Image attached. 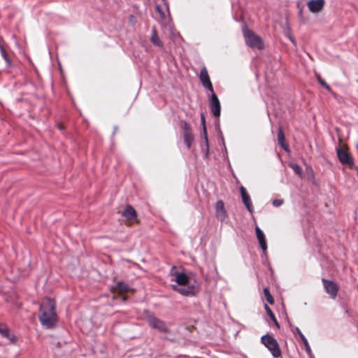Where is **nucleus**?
Returning <instances> with one entry per match:
<instances>
[{"label": "nucleus", "instance_id": "1", "mask_svg": "<svg viewBox=\"0 0 358 358\" xmlns=\"http://www.w3.org/2000/svg\"><path fill=\"white\" fill-rule=\"evenodd\" d=\"M39 320L41 324L47 328L55 326L57 322L56 304L53 299L45 298L40 306Z\"/></svg>", "mask_w": 358, "mask_h": 358}, {"label": "nucleus", "instance_id": "2", "mask_svg": "<svg viewBox=\"0 0 358 358\" xmlns=\"http://www.w3.org/2000/svg\"><path fill=\"white\" fill-rule=\"evenodd\" d=\"M243 34L248 46L258 50L264 49V44L262 38L253 31L249 29L246 26L243 27Z\"/></svg>", "mask_w": 358, "mask_h": 358}, {"label": "nucleus", "instance_id": "3", "mask_svg": "<svg viewBox=\"0 0 358 358\" xmlns=\"http://www.w3.org/2000/svg\"><path fill=\"white\" fill-rule=\"evenodd\" d=\"M262 343L268 348L274 358L281 357V350L276 339L266 334L261 338Z\"/></svg>", "mask_w": 358, "mask_h": 358}, {"label": "nucleus", "instance_id": "4", "mask_svg": "<svg viewBox=\"0 0 358 358\" xmlns=\"http://www.w3.org/2000/svg\"><path fill=\"white\" fill-rule=\"evenodd\" d=\"M146 320L152 328L156 329L160 332L167 333L169 331L165 322L156 317L153 314L149 313L146 317Z\"/></svg>", "mask_w": 358, "mask_h": 358}, {"label": "nucleus", "instance_id": "5", "mask_svg": "<svg viewBox=\"0 0 358 358\" xmlns=\"http://www.w3.org/2000/svg\"><path fill=\"white\" fill-rule=\"evenodd\" d=\"M172 288L173 290L178 292L181 295L185 296H194L199 291V288L198 286L191 284H188L186 286L180 287H178V285H172Z\"/></svg>", "mask_w": 358, "mask_h": 358}, {"label": "nucleus", "instance_id": "6", "mask_svg": "<svg viewBox=\"0 0 358 358\" xmlns=\"http://www.w3.org/2000/svg\"><path fill=\"white\" fill-rule=\"evenodd\" d=\"M180 127L183 130V139L184 143L186 145L187 149L191 148V145L192 142L194 140V134H192V130L189 124L185 121L180 122Z\"/></svg>", "mask_w": 358, "mask_h": 358}, {"label": "nucleus", "instance_id": "7", "mask_svg": "<svg viewBox=\"0 0 358 358\" xmlns=\"http://www.w3.org/2000/svg\"><path fill=\"white\" fill-rule=\"evenodd\" d=\"M336 152L338 158L343 165L350 168L354 166L353 158L346 150L338 148L336 149Z\"/></svg>", "mask_w": 358, "mask_h": 358}, {"label": "nucleus", "instance_id": "8", "mask_svg": "<svg viewBox=\"0 0 358 358\" xmlns=\"http://www.w3.org/2000/svg\"><path fill=\"white\" fill-rule=\"evenodd\" d=\"M322 282L325 289V292L330 296L331 298L335 299L338 294V286L333 280L322 279Z\"/></svg>", "mask_w": 358, "mask_h": 358}, {"label": "nucleus", "instance_id": "9", "mask_svg": "<svg viewBox=\"0 0 358 358\" xmlns=\"http://www.w3.org/2000/svg\"><path fill=\"white\" fill-rule=\"evenodd\" d=\"M199 79L204 88L210 91L214 92L213 84L210 81L206 67L203 66L199 74Z\"/></svg>", "mask_w": 358, "mask_h": 358}, {"label": "nucleus", "instance_id": "10", "mask_svg": "<svg viewBox=\"0 0 358 358\" xmlns=\"http://www.w3.org/2000/svg\"><path fill=\"white\" fill-rule=\"evenodd\" d=\"M210 108L215 117H220L221 106L218 97L214 92H212L210 99Z\"/></svg>", "mask_w": 358, "mask_h": 358}, {"label": "nucleus", "instance_id": "11", "mask_svg": "<svg viewBox=\"0 0 358 358\" xmlns=\"http://www.w3.org/2000/svg\"><path fill=\"white\" fill-rule=\"evenodd\" d=\"M240 192H241L243 203L245 204L248 210L250 213H252V211H253L252 203L251 202L250 196L248 194L245 188L243 186H241Z\"/></svg>", "mask_w": 358, "mask_h": 358}, {"label": "nucleus", "instance_id": "12", "mask_svg": "<svg viewBox=\"0 0 358 358\" xmlns=\"http://www.w3.org/2000/svg\"><path fill=\"white\" fill-rule=\"evenodd\" d=\"M308 9L312 13H318L322 10L324 6V0H310L307 3Z\"/></svg>", "mask_w": 358, "mask_h": 358}, {"label": "nucleus", "instance_id": "13", "mask_svg": "<svg viewBox=\"0 0 358 358\" xmlns=\"http://www.w3.org/2000/svg\"><path fill=\"white\" fill-rule=\"evenodd\" d=\"M122 215L130 222L135 221L137 218L136 211L131 205H127L125 209L122 213Z\"/></svg>", "mask_w": 358, "mask_h": 358}, {"label": "nucleus", "instance_id": "14", "mask_svg": "<svg viewBox=\"0 0 358 358\" xmlns=\"http://www.w3.org/2000/svg\"><path fill=\"white\" fill-rule=\"evenodd\" d=\"M216 216L221 220H224L227 217V211L224 208V203L222 201H217L215 204Z\"/></svg>", "mask_w": 358, "mask_h": 358}, {"label": "nucleus", "instance_id": "15", "mask_svg": "<svg viewBox=\"0 0 358 358\" xmlns=\"http://www.w3.org/2000/svg\"><path fill=\"white\" fill-rule=\"evenodd\" d=\"M176 282L178 287L186 286L189 284V277L183 273H176Z\"/></svg>", "mask_w": 358, "mask_h": 358}, {"label": "nucleus", "instance_id": "16", "mask_svg": "<svg viewBox=\"0 0 358 358\" xmlns=\"http://www.w3.org/2000/svg\"><path fill=\"white\" fill-rule=\"evenodd\" d=\"M278 141L281 148L286 152H289V145L285 143V136L283 132V129L281 127H279L278 131Z\"/></svg>", "mask_w": 358, "mask_h": 358}, {"label": "nucleus", "instance_id": "17", "mask_svg": "<svg viewBox=\"0 0 358 358\" xmlns=\"http://www.w3.org/2000/svg\"><path fill=\"white\" fill-rule=\"evenodd\" d=\"M255 232L262 249L265 251L267 249V244L264 232L260 229L259 227H256Z\"/></svg>", "mask_w": 358, "mask_h": 358}, {"label": "nucleus", "instance_id": "18", "mask_svg": "<svg viewBox=\"0 0 358 358\" xmlns=\"http://www.w3.org/2000/svg\"><path fill=\"white\" fill-rule=\"evenodd\" d=\"M151 43L159 48H162L164 47V44L158 36L157 28L155 26L152 27V35L150 37Z\"/></svg>", "mask_w": 358, "mask_h": 358}, {"label": "nucleus", "instance_id": "19", "mask_svg": "<svg viewBox=\"0 0 358 358\" xmlns=\"http://www.w3.org/2000/svg\"><path fill=\"white\" fill-rule=\"evenodd\" d=\"M201 124L203 127V135H204V138H205V146H206V157H207L208 155L209 146H208V140L206 126V119H205V115L203 113H201Z\"/></svg>", "mask_w": 358, "mask_h": 358}, {"label": "nucleus", "instance_id": "20", "mask_svg": "<svg viewBox=\"0 0 358 358\" xmlns=\"http://www.w3.org/2000/svg\"><path fill=\"white\" fill-rule=\"evenodd\" d=\"M116 289L121 294H126L130 291L129 285L122 281L117 282Z\"/></svg>", "mask_w": 358, "mask_h": 358}, {"label": "nucleus", "instance_id": "21", "mask_svg": "<svg viewBox=\"0 0 358 358\" xmlns=\"http://www.w3.org/2000/svg\"><path fill=\"white\" fill-rule=\"evenodd\" d=\"M0 334L2 336L10 340L12 342H14V336H10L9 329L6 325L0 324Z\"/></svg>", "mask_w": 358, "mask_h": 358}, {"label": "nucleus", "instance_id": "22", "mask_svg": "<svg viewBox=\"0 0 358 358\" xmlns=\"http://www.w3.org/2000/svg\"><path fill=\"white\" fill-rule=\"evenodd\" d=\"M264 309H265L266 313L268 314V315L269 316L270 319L273 322L274 324L277 327V328L279 329L280 324H279L278 322L277 321L275 315L273 314L271 309L268 307V306L267 304L264 305Z\"/></svg>", "mask_w": 358, "mask_h": 358}, {"label": "nucleus", "instance_id": "23", "mask_svg": "<svg viewBox=\"0 0 358 358\" xmlns=\"http://www.w3.org/2000/svg\"><path fill=\"white\" fill-rule=\"evenodd\" d=\"M296 332L300 336L301 341H302V342L303 343L306 350L308 352L310 351V345L308 344V342L306 338L305 337V336L302 334V332L298 327H296Z\"/></svg>", "mask_w": 358, "mask_h": 358}, {"label": "nucleus", "instance_id": "24", "mask_svg": "<svg viewBox=\"0 0 358 358\" xmlns=\"http://www.w3.org/2000/svg\"><path fill=\"white\" fill-rule=\"evenodd\" d=\"M0 51H1V56L3 57V58L4 59L6 62L7 63L8 66H11V65H12L11 59H10L8 53L6 52V50L4 49V48L2 45H0Z\"/></svg>", "mask_w": 358, "mask_h": 358}, {"label": "nucleus", "instance_id": "25", "mask_svg": "<svg viewBox=\"0 0 358 358\" xmlns=\"http://www.w3.org/2000/svg\"><path fill=\"white\" fill-rule=\"evenodd\" d=\"M264 294L266 298V300L268 301V303L271 305L274 303V299L271 294L270 293L269 289L268 287H265L264 289Z\"/></svg>", "mask_w": 358, "mask_h": 358}, {"label": "nucleus", "instance_id": "26", "mask_svg": "<svg viewBox=\"0 0 358 358\" xmlns=\"http://www.w3.org/2000/svg\"><path fill=\"white\" fill-rule=\"evenodd\" d=\"M316 78L318 83L329 92L331 91L330 86L326 83V81L322 78L320 74H316Z\"/></svg>", "mask_w": 358, "mask_h": 358}, {"label": "nucleus", "instance_id": "27", "mask_svg": "<svg viewBox=\"0 0 358 358\" xmlns=\"http://www.w3.org/2000/svg\"><path fill=\"white\" fill-rule=\"evenodd\" d=\"M289 166L290 168H292V169L294 171V172L297 174L298 176H301V174H302V169L301 168V166L297 164H294V163H291L289 164Z\"/></svg>", "mask_w": 358, "mask_h": 358}, {"label": "nucleus", "instance_id": "28", "mask_svg": "<svg viewBox=\"0 0 358 358\" xmlns=\"http://www.w3.org/2000/svg\"><path fill=\"white\" fill-rule=\"evenodd\" d=\"M283 203V201L281 199H275L273 201V205L275 207L280 206Z\"/></svg>", "mask_w": 358, "mask_h": 358}, {"label": "nucleus", "instance_id": "29", "mask_svg": "<svg viewBox=\"0 0 358 358\" xmlns=\"http://www.w3.org/2000/svg\"><path fill=\"white\" fill-rule=\"evenodd\" d=\"M57 127L61 131L64 129V126L62 123H58L57 124Z\"/></svg>", "mask_w": 358, "mask_h": 358}, {"label": "nucleus", "instance_id": "30", "mask_svg": "<svg viewBox=\"0 0 358 358\" xmlns=\"http://www.w3.org/2000/svg\"><path fill=\"white\" fill-rule=\"evenodd\" d=\"M156 9H157V10L158 12H159V13L162 14V15H163V16H164V13H162L161 12V8H160V6H159V5H157V6Z\"/></svg>", "mask_w": 358, "mask_h": 358}, {"label": "nucleus", "instance_id": "31", "mask_svg": "<svg viewBox=\"0 0 358 358\" xmlns=\"http://www.w3.org/2000/svg\"><path fill=\"white\" fill-rule=\"evenodd\" d=\"M289 38L290 41H291L293 43H295L294 39L292 37L289 36Z\"/></svg>", "mask_w": 358, "mask_h": 358}, {"label": "nucleus", "instance_id": "32", "mask_svg": "<svg viewBox=\"0 0 358 358\" xmlns=\"http://www.w3.org/2000/svg\"><path fill=\"white\" fill-rule=\"evenodd\" d=\"M117 127H114V134L117 131Z\"/></svg>", "mask_w": 358, "mask_h": 358}, {"label": "nucleus", "instance_id": "33", "mask_svg": "<svg viewBox=\"0 0 358 358\" xmlns=\"http://www.w3.org/2000/svg\"><path fill=\"white\" fill-rule=\"evenodd\" d=\"M122 299H123V301H126V299H126V297H125V296H123V297H122Z\"/></svg>", "mask_w": 358, "mask_h": 358}, {"label": "nucleus", "instance_id": "34", "mask_svg": "<svg viewBox=\"0 0 358 358\" xmlns=\"http://www.w3.org/2000/svg\"><path fill=\"white\" fill-rule=\"evenodd\" d=\"M357 148H358V144H357Z\"/></svg>", "mask_w": 358, "mask_h": 358}]
</instances>
